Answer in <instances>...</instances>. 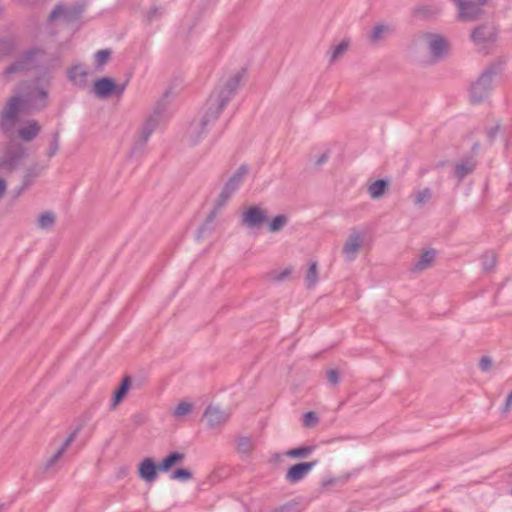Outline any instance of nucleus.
Wrapping results in <instances>:
<instances>
[{
    "mask_svg": "<svg viewBox=\"0 0 512 512\" xmlns=\"http://www.w3.org/2000/svg\"><path fill=\"white\" fill-rule=\"evenodd\" d=\"M48 91L42 86L33 84L28 90L21 94H15L6 101L0 114V128L7 135L14 132L17 121L22 114L31 110H42L48 104Z\"/></svg>",
    "mask_w": 512,
    "mask_h": 512,
    "instance_id": "obj_1",
    "label": "nucleus"
},
{
    "mask_svg": "<svg viewBox=\"0 0 512 512\" xmlns=\"http://www.w3.org/2000/svg\"><path fill=\"white\" fill-rule=\"evenodd\" d=\"M248 174V167L242 165L239 167L236 172L228 179L226 184L224 185L221 193L219 194L218 199L214 204V208L207 217V222H212L218 212L227 204L232 195L238 190L240 184L242 183L244 177Z\"/></svg>",
    "mask_w": 512,
    "mask_h": 512,
    "instance_id": "obj_2",
    "label": "nucleus"
},
{
    "mask_svg": "<svg viewBox=\"0 0 512 512\" xmlns=\"http://www.w3.org/2000/svg\"><path fill=\"white\" fill-rule=\"evenodd\" d=\"M239 84L240 76L234 75L227 80L220 91L209 97L206 103V108L211 111L212 117H219L226 104L231 100L235 91L238 89Z\"/></svg>",
    "mask_w": 512,
    "mask_h": 512,
    "instance_id": "obj_3",
    "label": "nucleus"
},
{
    "mask_svg": "<svg viewBox=\"0 0 512 512\" xmlns=\"http://www.w3.org/2000/svg\"><path fill=\"white\" fill-rule=\"evenodd\" d=\"M498 73V66L492 65L488 67L481 76L475 81L470 88V100L472 103H480L484 101L492 89L494 77Z\"/></svg>",
    "mask_w": 512,
    "mask_h": 512,
    "instance_id": "obj_4",
    "label": "nucleus"
},
{
    "mask_svg": "<svg viewBox=\"0 0 512 512\" xmlns=\"http://www.w3.org/2000/svg\"><path fill=\"white\" fill-rule=\"evenodd\" d=\"M413 43L415 46H426L435 60L442 59L449 51V42L440 34L421 33Z\"/></svg>",
    "mask_w": 512,
    "mask_h": 512,
    "instance_id": "obj_5",
    "label": "nucleus"
},
{
    "mask_svg": "<svg viewBox=\"0 0 512 512\" xmlns=\"http://www.w3.org/2000/svg\"><path fill=\"white\" fill-rule=\"evenodd\" d=\"M211 114V111L205 107L203 114L189 125L186 137L191 145L198 144L215 124L218 117H212Z\"/></svg>",
    "mask_w": 512,
    "mask_h": 512,
    "instance_id": "obj_6",
    "label": "nucleus"
},
{
    "mask_svg": "<svg viewBox=\"0 0 512 512\" xmlns=\"http://www.w3.org/2000/svg\"><path fill=\"white\" fill-rule=\"evenodd\" d=\"M27 156L26 148L19 143H9L0 156V169L12 172L20 167Z\"/></svg>",
    "mask_w": 512,
    "mask_h": 512,
    "instance_id": "obj_7",
    "label": "nucleus"
},
{
    "mask_svg": "<svg viewBox=\"0 0 512 512\" xmlns=\"http://www.w3.org/2000/svg\"><path fill=\"white\" fill-rule=\"evenodd\" d=\"M458 7V18L461 21L471 22L478 19L483 13L487 0H452Z\"/></svg>",
    "mask_w": 512,
    "mask_h": 512,
    "instance_id": "obj_8",
    "label": "nucleus"
},
{
    "mask_svg": "<svg viewBox=\"0 0 512 512\" xmlns=\"http://www.w3.org/2000/svg\"><path fill=\"white\" fill-rule=\"evenodd\" d=\"M125 88V84H116L112 78L103 77L95 81L93 92L98 98L107 99L113 94L120 97Z\"/></svg>",
    "mask_w": 512,
    "mask_h": 512,
    "instance_id": "obj_9",
    "label": "nucleus"
},
{
    "mask_svg": "<svg viewBox=\"0 0 512 512\" xmlns=\"http://www.w3.org/2000/svg\"><path fill=\"white\" fill-rule=\"evenodd\" d=\"M363 242L364 233L359 230L352 229L342 248L343 256L347 262H352L357 258Z\"/></svg>",
    "mask_w": 512,
    "mask_h": 512,
    "instance_id": "obj_10",
    "label": "nucleus"
},
{
    "mask_svg": "<svg viewBox=\"0 0 512 512\" xmlns=\"http://www.w3.org/2000/svg\"><path fill=\"white\" fill-rule=\"evenodd\" d=\"M85 6L83 4H73L70 6L56 5L49 15V21L63 19L67 23L76 21L84 12Z\"/></svg>",
    "mask_w": 512,
    "mask_h": 512,
    "instance_id": "obj_11",
    "label": "nucleus"
},
{
    "mask_svg": "<svg viewBox=\"0 0 512 512\" xmlns=\"http://www.w3.org/2000/svg\"><path fill=\"white\" fill-rule=\"evenodd\" d=\"M268 222L267 210L260 206H249L241 215V225L254 229Z\"/></svg>",
    "mask_w": 512,
    "mask_h": 512,
    "instance_id": "obj_12",
    "label": "nucleus"
},
{
    "mask_svg": "<svg viewBox=\"0 0 512 512\" xmlns=\"http://www.w3.org/2000/svg\"><path fill=\"white\" fill-rule=\"evenodd\" d=\"M471 39L475 45L480 48H484L496 41L497 30L491 24L480 25L473 30Z\"/></svg>",
    "mask_w": 512,
    "mask_h": 512,
    "instance_id": "obj_13",
    "label": "nucleus"
},
{
    "mask_svg": "<svg viewBox=\"0 0 512 512\" xmlns=\"http://www.w3.org/2000/svg\"><path fill=\"white\" fill-rule=\"evenodd\" d=\"M37 53V50H30L24 53L18 60L4 70L3 77L9 81L11 75L29 70L32 67L33 60Z\"/></svg>",
    "mask_w": 512,
    "mask_h": 512,
    "instance_id": "obj_14",
    "label": "nucleus"
},
{
    "mask_svg": "<svg viewBox=\"0 0 512 512\" xmlns=\"http://www.w3.org/2000/svg\"><path fill=\"white\" fill-rule=\"evenodd\" d=\"M158 126V120L154 117H149L146 122L143 124L142 128L139 130L138 135L134 141L133 147L131 149L132 154H137L141 152L148 139L150 138L153 131Z\"/></svg>",
    "mask_w": 512,
    "mask_h": 512,
    "instance_id": "obj_15",
    "label": "nucleus"
},
{
    "mask_svg": "<svg viewBox=\"0 0 512 512\" xmlns=\"http://www.w3.org/2000/svg\"><path fill=\"white\" fill-rule=\"evenodd\" d=\"M204 418L209 428H218L224 425L230 418V413L217 406L209 405L204 412Z\"/></svg>",
    "mask_w": 512,
    "mask_h": 512,
    "instance_id": "obj_16",
    "label": "nucleus"
},
{
    "mask_svg": "<svg viewBox=\"0 0 512 512\" xmlns=\"http://www.w3.org/2000/svg\"><path fill=\"white\" fill-rule=\"evenodd\" d=\"M82 426H77L71 434L65 439V441L62 443V445L46 460L45 462V469L50 470L55 467V465L60 461V459L63 457L64 453L68 449V447L71 445V443L76 439L78 436Z\"/></svg>",
    "mask_w": 512,
    "mask_h": 512,
    "instance_id": "obj_17",
    "label": "nucleus"
},
{
    "mask_svg": "<svg viewBox=\"0 0 512 512\" xmlns=\"http://www.w3.org/2000/svg\"><path fill=\"white\" fill-rule=\"evenodd\" d=\"M316 464V460L310 462L297 463L288 469L285 475V479L289 483H297L303 480Z\"/></svg>",
    "mask_w": 512,
    "mask_h": 512,
    "instance_id": "obj_18",
    "label": "nucleus"
},
{
    "mask_svg": "<svg viewBox=\"0 0 512 512\" xmlns=\"http://www.w3.org/2000/svg\"><path fill=\"white\" fill-rule=\"evenodd\" d=\"M158 465L152 458H145L139 463L138 475L146 483H153L157 477Z\"/></svg>",
    "mask_w": 512,
    "mask_h": 512,
    "instance_id": "obj_19",
    "label": "nucleus"
},
{
    "mask_svg": "<svg viewBox=\"0 0 512 512\" xmlns=\"http://www.w3.org/2000/svg\"><path fill=\"white\" fill-rule=\"evenodd\" d=\"M436 258V250L435 249H427L424 250L419 258L413 263L411 267V272L413 273H421L428 268H430Z\"/></svg>",
    "mask_w": 512,
    "mask_h": 512,
    "instance_id": "obj_20",
    "label": "nucleus"
},
{
    "mask_svg": "<svg viewBox=\"0 0 512 512\" xmlns=\"http://www.w3.org/2000/svg\"><path fill=\"white\" fill-rule=\"evenodd\" d=\"M41 131V125L36 120H29L18 130L19 137L27 142L32 141Z\"/></svg>",
    "mask_w": 512,
    "mask_h": 512,
    "instance_id": "obj_21",
    "label": "nucleus"
},
{
    "mask_svg": "<svg viewBox=\"0 0 512 512\" xmlns=\"http://www.w3.org/2000/svg\"><path fill=\"white\" fill-rule=\"evenodd\" d=\"M392 32L393 29L390 25L378 24L369 33L368 40L375 45L389 37Z\"/></svg>",
    "mask_w": 512,
    "mask_h": 512,
    "instance_id": "obj_22",
    "label": "nucleus"
},
{
    "mask_svg": "<svg viewBox=\"0 0 512 512\" xmlns=\"http://www.w3.org/2000/svg\"><path fill=\"white\" fill-rule=\"evenodd\" d=\"M442 11V7L437 3L422 4L414 8V15L422 18L429 19L438 15Z\"/></svg>",
    "mask_w": 512,
    "mask_h": 512,
    "instance_id": "obj_23",
    "label": "nucleus"
},
{
    "mask_svg": "<svg viewBox=\"0 0 512 512\" xmlns=\"http://www.w3.org/2000/svg\"><path fill=\"white\" fill-rule=\"evenodd\" d=\"M476 167V161L473 158H467L455 165L454 175L459 181H462L468 174L472 173Z\"/></svg>",
    "mask_w": 512,
    "mask_h": 512,
    "instance_id": "obj_24",
    "label": "nucleus"
},
{
    "mask_svg": "<svg viewBox=\"0 0 512 512\" xmlns=\"http://www.w3.org/2000/svg\"><path fill=\"white\" fill-rule=\"evenodd\" d=\"M131 386V378L126 376L123 378L119 388L115 391L110 409L114 410L125 398L129 388Z\"/></svg>",
    "mask_w": 512,
    "mask_h": 512,
    "instance_id": "obj_25",
    "label": "nucleus"
},
{
    "mask_svg": "<svg viewBox=\"0 0 512 512\" xmlns=\"http://www.w3.org/2000/svg\"><path fill=\"white\" fill-rule=\"evenodd\" d=\"M87 70L81 66L76 65L69 71L70 80L79 87H85L87 84Z\"/></svg>",
    "mask_w": 512,
    "mask_h": 512,
    "instance_id": "obj_26",
    "label": "nucleus"
},
{
    "mask_svg": "<svg viewBox=\"0 0 512 512\" xmlns=\"http://www.w3.org/2000/svg\"><path fill=\"white\" fill-rule=\"evenodd\" d=\"M185 455L179 452H173L165 457L159 464L158 470L166 472L172 468L177 463H180L184 460Z\"/></svg>",
    "mask_w": 512,
    "mask_h": 512,
    "instance_id": "obj_27",
    "label": "nucleus"
},
{
    "mask_svg": "<svg viewBox=\"0 0 512 512\" xmlns=\"http://www.w3.org/2000/svg\"><path fill=\"white\" fill-rule=\"evenodd\" d=\"M56 222V215L52 211H45L37 218V227L41 230H51Z\"/></svg>",
    "mask_w": 512,
    "mask_h": 512,
    "instance_id": "obj_28",
    "label": "nucleus"
},
{
    "mask_svg": "<svg viewBox=\"0 0 512 512\" xmlns=\"http://www.w3.org/2000/svg\"><path fill=\"white\" fill-rule=\"evenodd\" d=\"M388 186V181L383 179L376 180L368 186V193L371 198L379 199L384 195Z\"/></svg>",
    "mask_w": 512,
    "mask_h": 512,
    "instance_id": "obj_29",
    "label": "nucleus"
},
{
    "mask_svg": "<svg viewBox=\"0 0 512 512\" xmlns=\"http://www.w3.org/2000/svg\"><path fill=\"white\" fill-rule=\"evenodd\" d=\"M318 281V265L313 261L310 263L309 268L305 275V284L307 288H313Z\"/></svg>",
    "mask_w": 512,
    "mask_h": 512,
    "instance_id": "obj_30",
    "label": "nucleus"
},
{
    "mask_svg": "<svg viewBox=\"0 0 512 512\" xmlns=\"http://www.w3.org/2000/svg\"><path fill=\"white\" fill-rule=\"evenodd\" d=\"M268 230L271 233H276L282 230L288 223V217L284 214L277 215L271 221H268Z\"/></svg>",
    "mask_w": 512,
    "mask_h": 512,
    "instance_id": "obj_31",
    "label": "nucleus"
},
{
    "mask_svg": "<svg viewBox=\"0 0 512 512\" xmlns=\"http://www.w3.org/2000/svg\"><path fill=\"white\" fill-rule=\"evenodd\" d=\"M314 450L313 446H301L298 448H293L290 450H287L285 452V455L290 458H306L308 455H310Z\"/></svg>",
    "mask_w": 512,
    "mask_h": 512,
    "instance_id": "obj_32",
    "label": "nucleus"
},
{
    "mask_svg": "<svg viewBox=\"0 0 512 512\" xmlns=\"http://www.w3.org/2000/svg\"><path fill=\"white\" fill-rule=\"evenodd\" d=\"M432 198V190L430 188H424L414 193V204L416 206H422L430 201Z\"/></svg>",
    "mask_w": 512,
    "mask_h": 512,
    "instance_id": "obj_33",
    "label": "nucleus"
},
{
    "mask_svg": "<svg viewBox=\"0 0 512 512\" xmlns=\"http://www.w3.org/2000/svg\"><path fill=\"white\" fill-rule=\"evenodd\" d=\"M111 57V51L109 49L99 50L95 54V66L98 70H102L105 64Z\"/></svg>",
    "mask_w": 512,
    "mask_h": 512,
    "instance_id": "obj_34",
    "label": "nucleus"
},
{
    "mask_svg": "<svg viewBox=\"0 0 512 512\" xmlns=\"http://www.w3.org/2000/svg\"><path fill=\"white\" fill-rule=\"evenodd\" d=\"M15 49V44L10 39H1L0 40V59H5L12 55Z\"/></svg>",
    "mask_w": 512,
    "mask_h": 512,
    "instance_id": "obj_35",
    "label": "nucleus"
},
{
    "mask_svg": "<svg viewBox=\"0 0 512 512\" xmlns=\"http://www.w3.org/2000/svg\"><path fill=\"white\" fill-rule=\"evenodd\" d=\"M349 43L347 41H342L336 46H333L330 54V63L335 62L339 57H341L348 50Z\"/></svg>",
    "mask_w": 512,
    "mask_h": 512,
    "instance_id": "obj_36",
    "label": "nucleus"
},
{
    "mask_svg": "<svg viewBox=\"0 0 512 512\" xmlns=\"http://www.w3.org/2000/svg\"><path fill=\"white\" fill-rule=\"evenodd\" d=\"M497 256L493 252H486L482 257V267L485 271L490 272L496 266Z\"/></svg>",
    "mask_w": 512,
    "mask_h": 512,
    "instance_id": "obj_37",
    "label": "nucleus"
},
{
    "mask_svg": "<svg viewBox=\"0 0 512 512\" xmlns=\"http://www.w3.org/2000/svg\"><path fill=\"white\" fill-rule=\"evenodd\" d=\"M193 405L189 402L183 401L180 402L174 409L173 415L176 418H182L191 413Z\"/></svg>",
    "mask_w": 512,
    "mask_h": 512,
    "instance_id": "obj_38",
    "label": "nucleus"
},
{
    "mask_svg": "<svg viewBox=\"0 0 512 512\" xmlns=\"http://www.w3.org/2000/svg\"><path fill=\"white\" fill-rule=\"evenodd\" d=\"M192 478V473L188 469L179 468L171 474V479L178 481H188Z\"/></svg>",
    "mask_w": 512,
    "mask_h": 512,
    "instance_id": "obj_39",
    "label": "nucleus"
},
{
    "mask_svg": "<svg viewBox=\"0 0 512 512\" xmlns=\"http://www.w3.org/2000/svg\"><path fill=\"white\" fill-rule=\"evenodd\" d=\"M163 15V9L157 6H152L145 14L146 20L150 23L160 19Z\"/></svg>",
    "mask_w": 512,
    "mask_h": 512,
    "instance_id": "obj_40",
    "label": "nucleus"
},
{
    "mask_svg": "<svg viewBox=\"0 0 512 512\" xmlns=\"http://www.w3.org/2000/svg\"><path fill=\"white\" fill-rule=\"evenodd\" d=\"M238 450L241 453L248 454L252 450V441L248 437H241L238 439Z\"/></svg>",
    "mask_w": 512,
    "mask_h": 512,
    "instance_id": "obj_41",
    "label": "nucleus"
},
{
    "mask_svg": "<svg viewBox=\"0 0 512 512\" xmlns=\"http://www.w3.org/2000/svg\"><path fill=\"white\" fill-rule=\"evenodd\" d=\"M166 112V104L164 102H160L156 105L153 113L149 117H154L158 120V124L164 118Z\"/></svg>",
    "mask_w": 512,
    "mask_h": 512,
    "instance_id": "obj_42",
    "label": "nucleus"
},
{
    "mask_svg": "<svg viewBox=\"0 0 512 512\" xmlns=\"http://www.w3.org/2000/svg\"><path fill=\"white\" fill-rule=\"evenodd\" d=\"M317 422H318V417H317L316 413L310 411L304 415L303 424L305 427H313L317 424Z\"/></svg>",
    "mask_w": 512,
    "mask_h": 512,
    "instance_id": "obj_43",
    "label": "nucleus"
},
{
    "mask_svg": "<svg viewBox=\"0 0 512 512\" xmlns=\"http://www.w3.org/2000/svg\"><path fill=\"white\" fill-rule=\"evenodd\" d=\"M58 149H59L58 135L55 134L49 144V148L47 151L48 157L52 158L57 153Z\"/></svg>",
    "mask_w": 512,
    "mask_h": 512,
    "instance_id": "obj_44",
    "label": "nucleus"
},
{
    "mask_svg": "<svg viewBox=\"0 0 512 512\" xmlns=\"http://www.w3.org/2000/svg\"><path fill=\"white\" fill-rule=\"evenodd\" d=\"M326 375L331 385L335 386L340 382V374L336 369H329Z\"/></svg>",
    "mask_w": 512,
    "mask_h": 512,
    "instance_id": "obj_45",
    "label": "nucleus"
},
{
    "mask_svg": "<svg viewBox=\"0 0 512 512\" xmlns=\"http://www.w3.org/2000/svg\"><path fill=\"white\" fill-rule=\"evenodd\" d=\"M492 359L488 356H483L480 361H479V368L484 371V372H487L491 369L492 367Z\"/></svg>",
    "mask_w": 512,
    "mask_h": 512,
    "instance_id": "obj_46",
    "label": "nucleus"
},
{
    "mask_svg": "<svg viewBox=\"0 0 512 512\" xmlns=\"http://www.w3.org/2000/svg\"><path fill=\"white\" fill-rule=\"evenodd\" d=\"M500 129L501 124L499 122H497L494 126L487 129L486 134L490 141H493L496 138Z\"/></svg>",
    "mask_w": 512,
    "mask_h": 512,
    "instance_id": "obj_47",
    "label": "nucleus"
},
{
    "mask_svg": "<svg viewBox=\"0 0 512 512\" xmlns=\"http://www.w3.org/2000/svg\"><path fill=\"white\" fill-rule=\"evenodd\" d=\"M292 272V269L291 268H286L284 269L282 272L280 273H274L273 274V279L277 280V281H282L284 280L287 276H289Z\"/></svg>",
    "mask_w": 512,
    "mask_h": 512,
    "instance_id": "obj_48",
    "label": "nucleus"
},
{
    "mask_svg": "<svg viewBox=\"0 0 512 512\" xmlns=\"http://www.w3.org/2000/svg\"><path fill=\"white\" fill-rule=\"evenodd\" d=\"M511 406H512V391L507 396L503 411L508 412Z\"/></svg>",
    "mask_w": 512,
    "mask_h": 512,
    "instance_id": "obj_49",
    "label": "nucleus"
},
{
    "mask_svg": "<svg viewBox=\"0 0 512 512\" xmlns=\"http://www.w3.org/2000/svg\"><path fill=\"white\" fill-rule=\"evenodd\" d=\"M7 189V183L3 178H0V199L4 196Z\"/></svg>",
    "mask_w": 512,
    "mask_h": 512,
    "instance_id": "obj_50",
    "label": "nucleus"
},
{
    "mask_svg": "<svg viewBox=\"0 0 512 512\" xmlns=\"http://www.w3.org/2000/svg\"><path fill=\"white\" fill-rule=\"evenodd\" d=\"M33 175H37V173H35L32 169H30L28 174L25 176V182H28V178Z\"/></svg>",
    "mask_w": 512,
    "mask_h": 512,
    "instance_id": "obj_51",
    "label": "nucleus"
},
{
    "mask_svg": "<svg viewBox=\"0 0 512 512\" xmlns=\"http://www.w3.org/2000/svg\"><path fill=\"white\" fill-rule=\"evenodd\" d=\"M127 473H128V469H127V468H122V469L120 470V475H121V476H126V475H127Z\"/></svg>",
    "mask_w": 512,
    "mask_h": 512,
    "instance_id": "obj_52",
    "label": "nucleus"
},
{
    "mask_svg": "<svg viewBox=\"0 0 512 512\" xmlns=\"http://www.w3.org/2000/svg\"><path fill=\"white\" fill-rule=\"evenodd\" d=\"M325 159H326V157H325V155H323V156L319 159V163L324 162V161H325Z\"/></svg>",
    "mask_w": 512,
    "mask_h": 512,
    "instance_id": "obj_53",
    "label": "nucleus"
},
{
    "mask_svg": "<svg viewBox=\"0 0 512 512\" xmlns=\"http://www.w3.org/2000/svg\"><path fill=\"white\" fill-rule=\"evenodd\" d=\"M275 459H276V460H279V459H280V455H279V454H276V455H275Z\"/></svg>",
    "mask_w": 512,
    "mask_h": 512,
    "instance_id": "obj_54",
    "label": "nucleus"
}]
</instances>
